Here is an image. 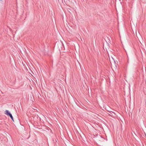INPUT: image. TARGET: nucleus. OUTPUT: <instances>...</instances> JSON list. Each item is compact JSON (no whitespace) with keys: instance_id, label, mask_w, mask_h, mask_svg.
Returning a JSON list of instances; mask_svg holds the SVG:
<instances>
[{"instance_id":"obj_3","label":"nucleus","mask_w":146,"mask_h":146,"mask_svg":"<svg viewBox=\"0 0 146 146\" xmlns=\"http://www.w3.org/2000/svg\"><path fill=\"white\" fill-rule=\"evenodd\" d=\"M110 63H111V62H110Z\"/></svg>"},{"instance_id":"obj_2","label":"nucleus","mask_w":146,"mask_h":146,"mask_svg":"<svg viewBox=\"0 0 146 146\" xmlns=\"http://www.w3.org/2000/svg\"><path fill=\"white\" fill-rule=\"evenodd\" d=\"M113 62H114V63H115V61H113Z\"/></svg>"},{"instance_id":"obj_1","label":"nucleus","mask_w":146,"mask_h":146,"mask_svg":"<svg viewBox=\"0 0 146 146\" xmlns=\"http://www.w3.org/2000/svg\"><path fill=\"white\" fill-rule=\"evenodd\" d=\"M5 113L7 115L9 116L10 118L12 119V120H13V121H14V119L12 115L11 114V113H10V112L8 110H5Z\"/></svg>"}]
</instances>
